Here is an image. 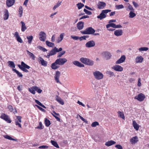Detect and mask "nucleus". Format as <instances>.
<instances>
[{
  "mask_svg": "<svg viewBox=\"0 0 149 149\" xmlns=\"http://www.w3.org/2000/svg\"><path fill=\"white\" fill-rule=\"evenodd\" d=\"M67 61V60L65 58H59L57 59L54 62L52 63L51 67L53 70H56L59 67V66L58 65H63Z\"/></svg>",
  "mask_w": 149,
  "mask_h": 149,
  "instance_id": "nucleus-1",
  "label": "nucleus"
},
{
  "mask_svg": "<svg viewBox=\"0 0 149 149\" xmlns=\"http://www.w3.org/2000/svg\"><path fill=\"white\" fill-rule=\"evenodd\" d=\"M17 66L19 68L23 71L26 72H29V71L26 69H29L30 67L24 62L22 61L21 62V65L18 64Z\"/></svg>",
  "mask_w": 149,
  "mask_h": 149,
  "instance_id": "nucleus-2",
  "label": "nucleus"
},
{
  "mask_svg": "<svg viewBox=\"0 0 149 149\" xmlns=\"http://www.w3.org/2000/svg\"><path fill=\"white\" fill-rule=\"evenodd\" d=\"M80 61L83 63L89 66H92L94 64V61L86 58L81 57L80 59Z\"/></svg>",
  "mask_w": 149,
  "mask_h": 149,
  "instance_id": "nucleus-3",
  "label": "nucleus"
},
{
  "mask_svg": "<svg viewBox=\"0 0 149 149\" xmlns=\"http://www.w3.org/2000/svg\"><path fill=\"white\" fill-rule=\"evenodd\" d=\"M95 30L92 27H88L86 28L84 31H80L81 33L83 34H93L95 33Z\"/></svg>",
  "mask_w": 149,
  "mask_h": 149,
  "instance_id": "nucleus-4",
  "label": "nucleus"
},
{
  "mask_svg": "<svg viewBox=\"0 0 149 149\" xmlns=\"http://www.w3.org/2000/svg\"><path fill=\"white\" fill-rule=\"evenodd\" d=\"M93 74L95 78L97 80H100L103 78L104 75L99 71H96L93 72Z\"/></svg>",
  "mask_w": 149,
  "mask_h": 149,
  "instance_id": "nucleus-5",
  "label": "nucleus"
},
{
  "mask_svg": "<svg viewBox=\"0 0 149 149\" xmlns=\"http://www.w3.org/2000/svg\"><path fill=\"white\" fill-rule=\"evenodd\" d=\"M0 118L4 120L8 123H10L11 122V120L9 118V116L5 113H2L0 116Z\"/></svg>",
  "mask_w": 149,
  "mask_h": 149,
  "instance_id": "nucleus-6",
  "label": "nucleus"
},
{
  "mask_svg": "<svg viewBox=\"0 0 149 149\" xmlns=\"http://www.w3.org/2000/svg\"><path fill=\"white\" fill-rule=\"evenodd\" d=\"M38 36L39 38L41 41L43 42H44L45 41L46 35L44 32L42 31L40 32Z\"/></svg>",
  "mask_w": 149,
  "mask_h": 149,
  "instance_id": "nucleus-7",
  "label": "nucleus"
},
{
  "mask_svg": "<svg viewBox=\"0 0 149 149\" xmlns=\"http://www.w3.org/2000/svg\"><path fill=\"white\" fill-rule=\"evenodd\" d=\"M145 98V96L142 93H140L138 95L136 96L134 99H137L139 101H143Z\"/></svg>",
  "mask_w": 149,
  "mask_h": 149,
  "instance_id": "nucleus-8",
  "label": "nucleus"
},
{
  "mask_svg": "<svg viewBox=\"0 0 149 149\" xmlns=\"http://www.w3.org/2000/svg\"><path fill=\"white\" fill-rule=\"evenodd\" d=\"M112 68L115 71L118 72H121L123 70V68L118 65H115L112 67Z\"/></svg>",
  "mask_w": 149,
  "mask_h": 149,
  "instance_id": "nucleus-9",
  "label": "nucleus"
},
{
  "mask_svg": "<svg viewBox=\"0 0 149 149\" xmlns=\"http://www.w3.org/2000/svg\"><path fill=\"white\" fill-rule=\"evenodd\" d=\"M57 53L55 48L54 47V48L50 51L49 53H48L47 55L45 56L47 58H49L50 56L55 55Z\"/></svg>",
  "mask_w": 149,
  "mask_h": 149,
  "instance_id": "nucleus-10",
  "label": "nucleus"
},
{
  "mask_svg": "<svg viewBox=\"0 0 149 149\" xmlns=\"http://www.w3.org/2000/svg\"><path fill=\"white\" fill-rule=\"evenodd\" d=\"M61 75V73L60 72L58 71H57L56 72V73L55 74L54 78L56 81L58 83H61L59 80V78Z\"/></svg>",
  "mask_w": 149,
  "mask_h": 149,
  "instance_id": "nucleus-11",
  "label": "nucleus"
},
{
  "mask_svg": "<svg viewBox=\"0 0 149 149\" xmlns=\"http://www.w3.org/2000/svg\"><path fill=\"white\" fill-rule=\"evenodd\" d=\"M39 58H38V60L39 63L41 64L42 66H46L47 65V62L45 61L41 57H39Z\"/></svg>",
  "mask_w": 149,
  "mask_h": 149,
  "instance_id": "nucleus-12",
  "label": "nucleus"
},
{
  "mask_svg": "<svg viewBox=\"0 0 149 149\" xmlns=\"http://www.w3.org/2000/svg\"><path fill=\"white\" fill-rule=\"evenodd\" d=\"M85 45L86 47H91L95 46V43L93 40H91L87 42Z\"/></svg>",
  "mask_w": 149,
  "mask_h": 149,
  "instance_id": "nucleus-13",
  "label": "nucleus"
},
{
  "mask_svg": "<svg viewBox=\"0 0 149 149\" xmlns=\"http://www.w3.org/2000/svg\"><path fill=\"white\" fill-rule=\"evenodd\" d=\"M125 59L126 57L125 55H122L121 56L120 58L116 62V63L117 64L122 63L125 61Z\"/></svg>",
  "mask_w": 149,
  "mask_h": 149,
  "instance_id": "nucleus-14",
  "label": "nucleus"
},
{
  "mask_svg": "<svg viewBox=\"0 0 149 149\" xmlns=\"http://www.w3.org/2000/svg\"><path fill=\"white\" fill-rule=\"evenodd\" d=\"M14 36L16 38V39L18 42L20 43L23 42V40L19 36L18 33L17 32H15V34H14Z\"/></svg>",
  "mask_w": 149,
  "mask_h": 149,
  "instance_id": "nucleus-15",
  "label": "nucleus"
},
{
  "mask_svg": "<svg viewBox=\"0 0 149 149\" xmlns=\"http://www.w3.org/2000/svg\"><path fill=\"white\" fill-rule=\"evenodd\" d=\"M15 2V0H7L6 4L7 6L10 7L13 6Z\"/></svg>",
  "mask_w": 149,
  "mask_h": 149,
  "instance_id": "nucleus-16",
  "label": "nucleus"
},
{
  "mask_svg": "<svg viewBox=\"0 0 149 149\" xmlns=\"http://www.w3.org/2000/svg\"><path fill=\"white\" fill-rule=\"evenodd\" d=\"M84 22L81 21L78 22L77 24V27L79 30L82 29L84 27Z\"/></svg>",
  "mask_w": 149,
  "mask_h": 149,
  "instance_id": "nucleus-17",
  "label": "nucleus"
},
{
  "mask_svg": "<svg viewBox=\"0 0 149 149\" xmlns=\"http://www.w3.org/2000/svg\"><path fill=\"white\" fill-rule=\"evenodd\" d=\"M106 6V3L102 1H99L97 5L98 8L99 9H103Z\"/></svg>",
  "mask_w": 149,
  "mask_h": 149,
  "instance_id": "nucleus-18",
  "label": "nucleus"
},
{
  "mask_svg": "<svg viewBox=\"0 0 149 149\" xmlns=\"http://www.w3.org/2000/svg\"><path fill=\"white\" fill-rule=\"evenodd\" d=\"M72 63L74 65L79 67H84V64L77 61H73Z\"/></svg>",
  "mask_w": 149,
  "mask_h": 149,
  "instance_id": "nucleus-19",
  "label": "nucleus"
},
{
  "mask_svg": "<svg viewBox=\"0 0 149 149\" xmlns=\"http://www.w3.org/2000/svg\"><path fill=\"white\" fill-rule=\"evenodd\" d=\"M123 31L122 29H118L115 31L114 34L117 36H121L123 34Z\"/></svg>",
  "mask_w": 149,
  "mask_h": 149,
  "instance_id": "nucleus-20",
  "label": "nucleus"
},
{
  "mask_svg": "<svg viewBox=\"0 0 149 149\" xmlns=\"http://www.w3.org/2000/svg\"><path fill=\"white\" fill-rule=\"evenodd\" d=\"M56 100L62 105H63L64 104L63 100L58 95H56Z\"/></svg>",
  "mask_w": 149,
  "mask_h": 149,
  "instance_id": "nucleus-21",
  "label": "nucleus"
},
{
  "mask_svg": "<svg viewBox=\"0 0 149 149\" xmlns=\"http://www.w3.org/2000/svg\"><path fill=\"white\" fill-rule=\"evenodd\" d=\"M138 141V138L137 136L132 137L130 139V142L132 144H134Z\"/></svg>",
  "mask_w": 149,
  "mask_h": 149,
  "instance_id": "nucleus-22",
  "label": "nucleus"
},
{
  "mask_svg": "<svg viewBox=\"0 0 149 149\" xmlns=\"http://www.w3.org/2000/svg\"><path fill=\"white\" fill-rule=\"evenodd\" d=\"M107 16V15L105 14L102 12V11L101 13H100L99 15L97 16V17L98 19H100V20L102 19H103L105 18Z\"/></svg>",
  "mask_w": 149,
  "mask_h": 149,
  "instance_id": "nucleus-23",
  "label": "nucleus"
},
{
  "mask_svg": "<svg viewBox=\"0 0 149 149\" xmlns=\"http://www.w3.org/2000/svg\"><path fill=\"white\" fill-rule=\"evenodd\" d=\"M116 142L113 140H110L106 142L105 143V145L107 146H111L113 144H115Z\"/></svg>",
  "mask_w": 149,
  "mask_h": 149,
  "instance_id": "nucleus-24",
  "label": "nucleus"
},
{
  "mask_svg": "<svg viewBox=\"0 0 149 149\" xmlns=\"http://www.w3.org/2000/svg\"><path fill=\"white\" fill-rule=\"evenodd\" d=\"M143 60V58L141 56H138L136 57V63H142Z\"/></svg>",
  "mask_w": 149,
  "mask_h": 149,
  "instance_id": "nucleus-25",
  "label": "nucleus"
},
{
  "mask_svg": "<svg viewBox=\"0 0 149 149\" xmlns=\"http://www.w3.org/2000/svg\"><path fill=\"white\" fill-rule=\"evenodd\" d=\"M132 125L135 129L136 130H138L139 126L135 120L133 121Z\"/></svg>",
  "mask_w": 149,
  "mask_h": 149,
  "instance_id": "nucleus-26",
  "label": "nucleus"
},
{
  "mask_svg": "<svg viewBox=\"0 0 149 149\" xmlns=\"http://www.w3.org/2000/svg\"><path fill=\"white\" fill-rule=\"evenodd\" d=\"M20 23L22 24L21 26V30L23 32L25 31L27 27L25 26V24L22 21L20 22Z\"/></svg>",
  "mask_w": 149,
  "mask_h": 149,
  "instance_id": "nucleus-27",
  "label": "nucleus"
},
{
  "mask_svg": "<svg viewBox=\"0 0 149 149\" xmlns=\"http://www.w3.org/2000/svg\"><path fill=\"white\" fill-rule=\"evenodd\" d=\"M105 57L106 58L107 60H108L110 59L111 55V54L108 52H104Z\"/></svg>",
  "mask_w": 149,
  "mask_h": 149,
  "instance_id": "nucleus-28",
  "label": "nucleus"
},
{
  "mask_svg": "<svg viewBox=\"0 0 149 149\" xmlns=\"http://www.w3.org/2000/svg\"><path fill=\"white\" fill-rule=\"evenodd\" d=\"M44 123L47 127H48L51 124L50 121L46 118H45Z\"/></svg>",
  "mask_w": 149,
  "mask_h": 149,
  "instance_id": "nucleus-29",
  "label": "nucleus"
},
{
  "mask_svg": "<svg viewBox=\"0 0 149 149\" xmlns=\"http://www.w3.org/2000/svg\"><path fill=\"white\" fill-rule=\"evenodd\" d=\"M12 70L15 72L17 74L18 77H22L23 76L22 74L19 71H17L15 69L12 68Z\"/></svg>",
  "mask_w": 149,
  "mask_h": 149,
  "instance_id": "nucleus-30",
  "label": "nucleus"
},
{
  "mask_svg": "<svg viewBox=\"0 0 149 149\" xmlns=\"http://www.w3.org/2000/svg\"><path fill=\"white\" fill-rule=\"evenodd\" d=\"M8 63V66L10 68H15V65L13 61H9Z\"/></svg>",
  "mask_w": 149,
  "mask_h": 149,
  "instance_id": "nucleus-31",
  "label": "nucleus"
},
{
  "mask_svg": "<svg viewBox=\"0 0 149 149\" xmlns=\"http://www.w3.org/2000/svg\"><path fill=\"white\" fill-rule=\"evenodd\" d=\"M51 143L52 144L54 147H56L57 148H59V146L56 141L53 140H51Z\"/></svg>",
  "mask_w": 149,
  "mask_h": 149,
  "instance_id": "nucleus-32",
  "label": "nucleus"
},
{
  "mask_svg": "<svg viewBox=\"0 0 149 149\" xmlns=\"http://www.w3.org/2000/svg\"><path fill=\"white\" fill-rule=\"evenodd\" d=\"M118 117H120L123 119H125V117L123 112L118 111Z\"/></svg>",
  "mask_w": 149,
  "mask_h": 149,
  "instance_id": "nucleus-33",
  "label": "nucleus"
},
{
  "mask_svg": "<svg viewBox=\"0 0 149 149\" xmlns=\"http://www.w3.org/2000/svg\"><path fill=\"white\" fill-rule=\"evenodd\" d=\"M9 14L7 10H6L5 14L4 15V19L5 20L7 19L9 17Z\"/></svg>",
  "mask_w": 149,
  "mask_h": 149,
  "instance_id": "nucleus-34",
  "label": "nucleus"
},
{
  "mask_svg": "<svg viewBox=\"0 0 149 149\" xmlns=\"http://www.w3.org/2000/svg\"><path fill=\"white\" fill-rule=\"evenodd\" d=\"M46 44L48 46L50 47H53L54 45V43L51 42L48 40L46 41Z\"/></svg>",
  "mask_w": 149,
  "mask_h": 149,
  "instance_id": "nucleus-35",
  "label": "nucleus"
},
{
  "mask_svg": "<svg viewBox=\"0 0 149 149\" xmlns=\"http://www.w3.org/2000/svg\"><path fill=\"white\" fill-rule=\"evenodd\" d=\"M116 24L113 23H110L107 24L106 26V28L108 29L110 27H111L113 28H115Z\"/></svg>",
  "mask_w": 149,
  "mask_h": 149,
  "instance_id": "nucleus-36",
  "label": "nucleus"
},
{
  "mask_svg": "<svg viewBox=\"0 0 149 149\" xmlns=\"http://www.w3.org/2000/svg\"><path fill=\"white\" fill-rule=\"evenodd\" d=\"M66 52L65 51H63L62 52H59L57 54V57L58 58L61 57L62 55H64Z\"/></svg>",
  "mask_w": 149,
  "mask_h": 149,
  "instance_id": "nucleus-37",
  "label": "nucleus"
},
{
  "mask_svg": "<svg viewBox=\"0 0 149 149\" xmlns=\"http://www.w3.org/2000/svg\"><path fill=\"white\" fill-rule=\"evenodd\" d=\"M33 88L38 93H40L42 91V90L37 86H33Z\"/></svg>",
  "mask_w": 149,
  "mask_h": 149,
  "instance_id": "nucleus-38",
  "label": "nucleus"
},
{
  "mask_svg": "<svg viewBox=\"0 0 149 149\" xmlns=\"http://www.w3.org/2000/svg\"><path fill=\"white\" fill-rule=\"evenodd\" d=\"M136 14L134 13V11H130L129 13V17L132 18L135 16Z\"/></svg>",
  "mask_w": 149,
  "mask_h": 149,
  "instance_id": "nucleus-39",
  "label": "nucleus"
},
{
  "mask_svg": "<svg viewBox=\"0 0 149 149\" xmlns=\"http://www.w3.org/2000/svg\"><path fill=\"white\" fill-rule=\"evenodd\" d=\"M77 7L78 9L79 10L81 9L84 6V4L81 3H79L77 4Z\"/></svg>",
  "mask_w": 149,
  "mask_h": 149,
  "instance_id": "nucleus-40",
  "label": "nucleus"
},
{
  "mask_svg": "<svg viewBox=\"0 0 149 149\" xmlns=\"http://www.w3.org/2000/svg\"><path fill=\"white\" fill-rule=\"evenodd\" d=\"M44 128V126H43L42 123L41 122L39 123L38 126L36 128L40 130H42Z\"/></svg>",
  "mask_w": 149,
  "mask_h": 149,
  "instance_id": "nucleus-41",
  "label": "nucleus"
},
{
  "mask_svg": "<svg viewBox=\"0 0 149 149\" xmlns=\"http://www.w3.org/2000/svg\"><path fill=\"white\" fill-rule=\"evenodd\" d=\"M28 40V42L29 44H31L33 39V37L32 36H27L26 37Z\"/></svg>",
  "mask_w": 149,
  "mask_h": 149,
  "instance_id": "nucleus-42",
  "label": "nucleus"
},
{
  "mask_svg": "<svg viewBox=\"0 0 149 149\" xmlns=\"http://www.w3.org/2000/svg\"><path fill=\"white\" fill-rule=\"evenodd\" d=\"M5 138L13 141H17V139L12 138L10 136L6 135L4 136Z\"/></svg>",
  "mask_w": 149,
  "mask_h": 149,
  "instance_id": "nucleus-43",
  "label": "nucleus"
},
{
  "mask_svg": "<svg viewBox=\"0 0 149 149\" xmlns=\"http://www.w3.org/2000/svg\"><path fill=\"white\" fill-rule=\"evenodd\" d=\"M19 13V17H21L23 13V9L22 7V6H20L19 8V10L18 11Z\"/></svg>",
  "mask_w": 149,
  "mask_h": 149,
  "instance_id": "nucleus-44",
  "label": "nucleus"
},
{
  "mask_svg": "<svg viewBox=\"0 0 149 149\" xmlns=\"http://www.w3.org/2000/svg\"><path fill=\"white\" fill-rule=\"evenodd\" d=\"M27 52L29 53V55L31 57H32V59L33 60H34L35 58V56L31 52H29L28 50H26Z\"/></svg>",
  "mask_w": 149,
  "mask_h": 149,
  "instance_id": "nucleus-45",
  "label": "nucleus"
},
{
  "mask_svg": "<svg viewBox=\"0 0 149 149\" xmlns=\"http://www.w3.org/2000/svg\"><path fill=\"white\" fill-rule=\"evenodd\" d=\"M61 1L60 2H59V1H58L57 3H56L53 8V10H55L56 8L58 7L61 5Z\"/></svg>",
  "mask_w": 149,
  "mask_h": 149,
  "instance_id": "nucleus-46",
  "label": "nucleus"
},
{
  "mask_svg": "<svg viewBox=\"0 0 149 149\" xmlns=\"http://www.w3.org/2000/svg\"><path fill=\"white\" fill-rule=\"evenodd\" d=\"M37 48L39 49L42 51L44 52H46L47 51L46 49L40 46H38L37 47Z\"/></svg>",
  "mask_w": 149,
  "mask_h": 149,
  "instance_id": "nucleus-47",
  "label": "nucleus"
},
{
  "mask_svg": "<svg viewBox=\"0 0 149 149\" xmlns=\"http://www.w3.org/2000/svg\"><path fill=\"white\" fill-rule=\"evenodd\" d=\"M29 91L33 94H35L36 93L35 90L33 88V87L31 88H29Z\"/></svg>",
  "mask_w": 149,
  "mask_h": 149,
  "instance_id": "nucleus-48",
  "label": "nucleus"
},
{
  "mask_svg": "<svg viewBox=\"0 0 149 149\" xmlns=\"http://www.w3.org/2000/svg\"><path fill=\"white\" fill-rule=\"evenodd\" d=\"M84 12H85V13L87 15H91L92 14V12L91 11H89L87 10L86 9H84Z\"/></svg>",
  "mask_w": 149,
  "mask_h": 149,
  "instance_id": "nucleus-49",
  "label": "nucleus"
},
{
  "mask_svg": "<svg viewBox=\"0 0 149 149\" xmlns=\"http://www.w3.org/2000/svg\"><path fill=\"white\" fill-rule=\"evenodd\" d=\"M106 73L109 75L110 77H111L114 75V73L110 71H107L106 72Z\"/></svg>",
  "mask_w": 149,
  "mask_h": 149,
  "instance_id": "nucleus-50",
  "label": "nucleus"
},
{
  "mask_svg": "<svg viewBox=\"0 0 149 149\" xmlns=\"http://www.w3.org/2000/svg\"><path fill=\"white\" fill-rule=\"evenodd\" d=\"M148 49V47H141L139 48V51H146Z\"/></svg>",
  "mask_w": 149,
  "mask_h": 149,
  "instance_id": "nucleus-51",
  "label": "nucleus"
},
{
  "mask_svg": "<svg viewBox=\"0 0 149 149\" xmlns=\"http://www.w3.org/2000/svg\"><path fill=\"white\" fill-rule=\"evenodd\" d=\"M115 7L118 9L123 8H124V6L122 4L116 5Z\"/></svg>",
  "mask_w": 149,
  "mask_h": 149,
  "instance_id": "nucleus-52",
  "label": "nucleus"
},
{
  "mask_svg": "<svg viewBox=\"0 0 149 149\" xmlns=\"http://www.w3.org/2000/svg\"><path fill=\"white\" fill-rule=\"evenodd\" d=\"M99 125V123L95 121L92 123L91 126L92 127H95L97 125Z\"/></svg>",
  "mask_w": 149,
  "mask_h": 149,
  "instance_id": "nucleus-53",
  "label": "nucleus"
},
{
  "mask_svg": "<svg viewBox=\"0 0 149 149\" xmlns=\"http://www.w3.org/2000/svg\"><path fill=\"white\" fill-rule=\"evenodd\" d=\"M35 106L40 110L41 111H42L44 112H45L46 111L45 109H43L41 107H40V106H39L38 105H35Z\"/></svg>",
  "mask_w": 149,
  "mask_h": 149,
  "instance_id": "nucleus-54",
  "label": "nucleus"
},
{
  "mask_svg": "<svg viewBox=\"0 0 149 149\" xmlns=\"http://www.w3.org/2000/svg\"><path fill=\"white\" fill-rule=\"evenodd\" d=\"M15 123L16 125L18 126V127H20L21 128H22L21 124L19 123L17 120H15Z\"/></svg>",
  "mask_w": 149,
  "mask_h": 149,
  "instance_id": "nucleus-55",
  "label": "nucleus"
},
{
  "mask_svg": "<svg viewBox=\"0 0 149 149\" xmlns=\"http://www.w3.org/2000/svg\"><path fill=\"white\" fill-rule=\"evenodd\" d=\"M128 4L129 5L128 6V8L131 11H134V10L132 6L130 5L129 3H128Z\"/></svg>",
  "mask_w": 149,
  "mask_h": 149,
  "instance_id": "nucleus-56",
  "label": "nucleus"
},
{
  "mask_svg": "<svg viewBox=\"0 0 149 149\" xmlns=\"http://www.w3.org/2000/svg\"><path fill=\"white\" fill-rule=\"evenodd\" d=\"M16 119L18 120V121L20 123H21L22 122V117L20 116H16Z\"/></svg>",
  "mask_w": 149,
  "mask_h": 149,
  "instance_id": "nucleus-57",
  "label": "nucleus"
},
{
  "mask_svg": "<svg viewBox=\"0 0 149 149\" xmlns=\"http://www.w3.org/2000/svg\"><path fill=\"white\" fill-rule=\"evenodd\" d=\"M102 11L105 14L107 13L108 12H111V10L106 9L105 10H102Z\"/></svg>",
  "mask_w": 149,
  "mask_h": 149,
  "instance_id": "nucleus-58",
  "label": "nucleus"
},
{
  "mask_svg": "<svg viewBox=\"0 0 149 149\" xmlns=\"http://www.w3.org/2000/svg\"><path fill=\"white\" fill-rule=\"evenodd\" d=\"M71 38L75 40H78L79 39V37L78 36H71Z\"/></svg>",
  "mask_w": 149,
  "mask_h": 149,
  "instance_id": "nucleus-59",
  "label": "nucleus"
},
{
  "mask_svg": "<svg viewBox=\"0 0 149 149\" xmlns=\"http://www.w3.org/2000/svg\"><path fill=\"white\" fill-rule=\"evenodd\" d=\"M49 147L46 145H42L39 147L38 148L39 149H45L47 148H48Z\"/></svg>",
  "mask_w": 149,
  "mask_h": 149,
  "instance_id": "nucleus-60",
  "label": "nucleus"
},
{
  "mask_svg": "<svg viewBox=\"0 0 149 149\" xmlns=\"http://www.w3.org/2000/svg\"><path fill=\"white\" fill-rule=\"evenodd\" d=\"M132 3L133 5L134 6L135 8H137V7L139 6V5L137 3L135 2L134 1H132Z\"/></svg>",
  "mask_w": 149,
  "mask_h": 149,
  "instance_id": "nucleus-61",
  "label": "nucleus"
},
{
  "mask_svg": "<svg viewBox=\"0 0 149 149\" xmlns=\"http://www.w3.org/2000/svg\"><path fill=\"white\" fill-rule=\"evenodd\" d=\"M79 117L84 122L87 123H88V121L87 120H86L84 118L82 117L81 116H79Z\"/></svg>",
  "mask_w": 149,
  "mask_h": 149,
  "instance_id": "nucleus-62",
  "label": "nucleus"
},
{
  "mask_svg": "<svg viewBox=\"0 0 149 149\" xmlns=\"http://www.w3.org/2000/svg\"><path fill=\"white\" fill-rule=\"evenodd\" d=\"M35 102L39 106H41L43 104H42L40 102V101H39L38 100H35Z\"/></svg>",
  "mask_w": 149,
  "mask_h": 149,
  "instance_id": "nucleus-63",
  "label": "nucleus"
},
{
  "mask_svg": "<svg viewBox=\"0 0 149 149\" xmlns=\"http://www.w3.org/2000/svg\"><path fill=\"white\" fill-rule=\"evenodd\" d=\"M115 147L118 149H123V147L121 145L119 144L116 145L115 146Z\"/></svg>",
  "mask_w": 149,
  "mask_h": 149,
  "instance_id": "nucleus-64",
  "label": "nucleus"
}]
</instances>
